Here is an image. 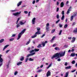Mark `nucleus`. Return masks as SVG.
Returning <instances> with one entry per match:
<instances>
[{
    "mask_svg": "<svg viewBox=\"0 0 77 77\" xmlns=\"http://www.w3.org/2000/svg\"><path fill=\"white\" fill-rule=\"evenodd\" d=\"M24 13L27 14H28V11H24Z\"/></svg>",
    "mask_w": 77,
    "mask_h": 77,
    "instance_id": "3c124183",
    "label": "nucleus"
},
{
    "mask_svg": "<svg viewBox=\"0 0 77 77\" xmlns=\"http://www.w3.org/2000/svg\"><path fill=\"white\" fill-rule=\"evenodd\" d=\"M19 20H20V18H18V19L17 20V21L16 22V24H18V21H19Z\"/></svg>",
    "mask_w": 77,
    "mask_h": 77,
    "instance_id": "58836bf2",
    "label": "nucleus"
},
{
    "mask_svg": "<svg viewBox=\"0 0 77 77\" xmlns=\"http://www.w3.org/2000/svg\"><path fill=\"white\" fill-rule=\"evenodd\" d=\"M35 35H40V34H41V32L40 31H37L35 33Z\"/></svg>",
    "mask_w": 77,
    "mask_h": 77,
    "instance_id": "dca6fc26",
    "label": "nucleus"
},
{
    "mask_svg": "<svg viewBox=\"0 0 77 77\" xmlns=\"http://www.w3.org/2000/svg\"><path fill=\"white\" fill-rule=\"evenodd\" d=\"M55 50H60V49L59 47H56L54 48Z\"/></svg>",
    "mask_w": 77,
    "mask_h": 77,
    "instance_id": "393cba45",
    "label": "nucleus"
},
{
    "mask_svg": "<svg viewBox=\"0 0 77 77\" xmlns=\"http://www.w3.org/2000/svg\"><path fill=\"white\" fill-rule=\"evenodd\" d=\"M64 65L65 66H67V65H68V63H67V62H65Z\"/></svg>",
    "mask_w": 77,
    "mask_h": 77,
    "instance_id": "5fc2aeb1",
    "label": "nucleus"
},
{
    "mask_svg": "<svg viewBox=\"0 0 77 77\" xmlns=\"http://www.w3.org/2000/svg\"><path fill=\"white\" fill-rule=\"evenodd\" d=\"M50 25V24L49 23H48L46 26V30L48 31V32L49 31V26Z\"/></svg>",
    "mask_w": 77,
    "mask_h": 77,
    "instance_id": "20e7f679",
    "label": "nucleus"
},
{
    "mask_svg": "<svg viewBox=\"0 0 77 77\" xmlns=\"http://www.w3.org/2000/svg\"><path fill=\"white\" fill-rule=\"evenodd\" d=\"M21 13V11H20L19 12H17L15 13H14L13 14V15H14V16H17V15H19Z\"/></svg>",
    "mask_w": 77,
    "mask_h": 77,
    "instance_id": "423d86ee",
    "label": "nucleus"
},
{
    "mask_svg": "<svg viewBox=\"0 0 77 77\" xmlns=\"http://www.w3.org/2000/svg\"><path fill=\"white\" fill-rule=\"evenodd\" d=\"M20 23H19L18 24H17V26H16V27L17 28H18V27H20Z\"/></svg>",
    "mask_w": 77,
    "mask_h": 77,
    "instance_id": "c756f323",
    "label": "nucleus"
},
{
    "mask_svg": "<svg viewBox=\"0 0 77 77\" xmlns=\"http://www.w3.org/2000/svg\"><path fill=\"white\" fill-rule=\"evenodd\" d=\"M23 63L22 62H19V63H17V65H18V66H19V65H21V63Z\"/></svg>",
    "mask_w": 77,
    "mask_h": 77,
    "instance_id": "4be33fe9",
    "label": "nucleus"
},
{
    "mask_svg": "<svg viewBox=\"0 0 77 77\" xmlns=\"http://www.w3.org/2000/svg\"><path fill=\"white\" fill-rule=\"evenodd\" d=\"M51 75V72H50V71H48L46 74L47 77H48L49 76H50V75Z\"/></svg>",
    "mask_w": 77,
    "mask_h": 77,
    "instance_id": "6e6552de",
    "label": "nucleus"
},
{
    "mask_svg": "<svg viewBox=\"0 0 77 77\" xmlns=\"http://www.w3.org/2000/svg\"><path fill=\"white\" fill-rule=\"evenodd\" d=\"M71 68V66H69L67 67H65L66 69H70Z\"/></svg>",
    "mask_w": 77,
    "mask_h": 77,
    "instance_id": "cd10ccee",
    "label": "nucleus"
},
{
    "mask_svg": "<svg viewBox=\"0 0 77 77\" xmlns=\"http://www.w3.org/2000/svg\"><path fill=\"white\" fill-rule=\"evenodd\" d=\"M59 10V8H57V12H58Z\"/></svg>",
    "mask_w": 77,
    "mask_h": 77,
    "instance_id": "680f3d73",
    "label": "nucleus"
},
{
    "mask_svg": "<svg viewBox=\"0 0 77 77\" xmlns=\"http://www.w3.org/2000/svg\"><path fill=\"white\" fill-rule=\"evenodd\" d=\"M36 29L37 30V31L40 32V30H41V28L40 27H37Z\"/></svg>",
    "mask_w": 77,
    "mask_h": 77,
    "instance_id": "412c9836",
    "label": "nucleus"
},
{
    "mask_svg": "<svg viewBox=\"0 0 77 77\" xmlns=\"http://www.w3.org/2000/svg\"><path fill=\"white\" fill-rule=\"evenodd\" d=\"M32 56V55H31V54H29L27 55V56H26V57H29V56Z\"/></svg>",
    "mask_w": 77,
    "mask_h": 77,
    "instance_id": "c9c22d12",
    "label": "nucleus"
},
{
    "mask_svg": "<svg viewBox=\"0 0 77 77\" xmlns=\"http://www.w3.org/2000/svg\"><path fill=\"white\" fill-rule=\"evenodd\" d=\"M61 59L60 58H59L57 60V61H58V62H60V61Z\"/></svg>",
    "mask_w": 77,
    "mask_h": 77,
    "instance_id": "e2e57ef3",
    "label": "nucleus"
},
{
    "mask_svg": "<svg viewBox=\"0 0 77 77\" xmlns=\"http://www.w3.org/2000/svg\"><path fill=\"white\" fill-rule=\"evenodd\" d=\"M48 42L47 41H46L44 42H42V45L43 46V47H45V44L47 43Z\"/></svg>",
    "mask_w": 77,
    "mask_h": 77,
    "instance_id": "39448f33",
    "label": "nucleus"
},
{
    "mask_svg": "<svg viewBox=\"0 0 77 77\" xmlns=\"http://www.w3.org/2000/svg\"><path fill=\"white\" fill-rule=\"evenodd\" d=\"M2 55L0 54V62H3V60L2 58Z\"/></svg>",
    "mask_w": 77,
    "mask_h": 77,
    "instance_id": "9d476101",
    "label": "nucleus"
},
{
    "mask_svg": "<svg viewBox=\"0 0 77 77\" xmlns=\"http://www.w3.org/2000/svg\"><path fill=\"white\" fill-rule=\"evenodd\" d=\"M62 32V30H60V32L59 33V35H61V33Z\"/></svg>",
    "mask_w": 77,
    "mask_h": 77,
    "instance_id": "49530a36",
    "label": "nucleus"
},
{
    "mask_svg": "<svg viewBox=\"0 0 77 77\" xmlns=\"http://www.w3.org/2000/svg\"><path fill=\"white\" fill-rule=\"evenodd\" d=\"M68 39H70V40L71 39H72V37H68Z\"/></svg>",
    "mask_w": 77,
    "mask_h": 77,
    "instance_id": "69168bd1",
    "label": "nucleus"
},
{
    "mask_svg": "<svg viewBox=\"0 0 77 77\" xmlns=\"http://www.w3.org/2000/svg\"><path fill=\"white\" fill-rule=\"evenodd\" d=\"M62 15H64L65 13H64V11H62Z\"/></svg>",
    "mask_w": 77,
    "mask_h": 77,
    "instance_id": "c03bdc74",
    "label": "nucleus"
},
{
    "mask_svg": "<svg viewBox=\"0 0 77 77\" xmlns=\"http://www.w3.org/2000/svg\"><path fill=\"white\" fill-rule=\"evenodd\" d=\"M64 47H65V48H67L68 47V45H64Z\"/></svg>",
    "mask_w": 77,
    "mask_h": 77,
    "instance_id": "052dcab7",
    "label": "nucleus"
},
{
    "mask_svg": "<svg viewBox=\"0 0 77 77\" xmlns=\"http://www.w3.org/2000/svg\"><path fill=\"white\" fill-rule=\"evenodd\" d=\"M56 38V36H54L53 37L51 40H50V42L51 43H53V42L54 41V39H55Z\"/></svg>",
    "mask_w": 77,
    "mask_h": 77,
    "instance_id": "1a4fd4ad",
    "label": "nucleus"
},
{
    "mask_svg": "<svg viewBox=\"0 0 77 77\" xmlns=\"http://www.w3.org/2000/svg\"><path fill=\"white\" fill-rule=\"evenodd\" d=\"M57 19H59V14H57Z\"/></svg>",
    "mask_w": 77,
    "mask_h": 77,
    "instance_id": "de8ad7c7",
    "label": "nucleus"
},
{
    "mask_svg": "<svg viewBox=\"0 0 77 77\" xmlns=\"http://www.w3.org/2000/svg\"><path fill=\"white\" fill-rule=\"evenodd\" d=\"M73 32L75 33H77V28H76L75 29L73 30Z\"/></svg>",
    "mask_w": 77,
    "mask_h": 77,
    "instance_id": "f3484780",
    "label": "nucleus"
},
{
    "mask_svg": "<svg viewBox=\"0 0 77 77\" xmlns=\"http://www.w3.org/2000/svg\"><path fill=\"white\" fill-rule=\"evenodd\" d=\"M73 18H74V17H73V16H72L70 17V21H72L73 20Z\"/></svg>",
    "mask_w": 77,
    "mask_h": 77,
    "instance_id": "2f4dec72",
    "label": "nucleus"
},
{
    "mask_svg": "<svg viewBox=\"0 0 77 77\" xmlns=\"http://www.w3.org/2000/svg\"><path fill=\"white\" fill-rule=\"evenodd\" d=\"M75 63V60H73L72 62V64H74Z\"/></svg>",
    "mask_w": 77,
    "mask_h": 77,
    "instance_id": "4c0bfd02",
    "label": "nucleus"
},
{
    "mask_svg": "<svg viewBox=\"0 0 77 77\" xmlns=\"http://www.w3.org/2000/svg\"><path fill=\"white\" fill-rule=\"evenodd\" d=\"M24 57H22L20 59V60L21 61H23L24 59Z\"/></svg>",
    "mask_w": 77,
    "mask_h": 77,
    "instance_id": "bb28decb",
    "label": "nucleus"
},
{
    "mask_svg": "<svg viewBox=\"0 0 77 77\" xmlns=\"http://www.w3.org/2000/svg\"><path fill=\"white\" fill-rule=\"evenodd\" d=\"M37 48H40L41 47H42V46H41V44H39L37 46Z\"/></svg>",
    "mask_w": 77,
    "mask_h": 77,
    "instance_id": "b1692460",
    "label": "nucleus"
},
{
    "mask_svg": "<svg viewBox=\"0 0 77 77\" xmlns=\"http://www.w3.org/2000/svg\"><path fill=\"white\" fill-rule=\"evenodd\" d=\"M28 58H26L25 60V62H27V60H28Z\"/></svg>",
    "mask_w": 77,
    "mask_h": 77,
    "instance_id": "4d7b16f0",
    "label": "nucleus"
},
{
    "mask_svg": "<svg viewBox=\"0 0 77 77\" xmlns=\"http://www.w3.org/2000/svg\"><path fill=\"white\" fill-rule=\"evenodd\" d=\"M8 46H9V45H5V46L4 47V48L3 49V51H5V49H6V48L8 47Z\"/></svg>",
    "mask_w": 77,
    "mask_h": 77,
    "instance_id": "f8f14e48",
    "label": "nucleus"
},
{
    "mask_svg": "<svg viewBox=\"0 0 77 77\" xmlns=\"http://www.w3.org/2000/svg\"><path fill=\"white\" fill-rule=\"evenodd\" d=\"M75 70H74L72 71V72H75Z\"/></svg>",
    "mask_w": 77,
    "mask_h": 77,
    "instance_id": "774afa93",
    "label": "nucleus"
},
{
    "mask_svg": "<svg viewBox=\"0 0 77 77\" xmlns=\"http://www.w3.org/2000/svg\"><path fill=\"white\" fill-rule=\"evenodd\" d=\"M9 51H10V50H7L6 51V53H8V52H9Z\"/></svg>",
    "mask_w": 77,
    "mask_h": 77,
    "instance_id": "13d9d810",
    "label": "nucleus"
},
{
    "mask_svg": "<svg viewBox=\"0 0 77 77\" xmlns=\"http://www.w3.org/2000/svg\"><path fill=\"white\" fill-rule=\"evenodd\" d=\"M39 51V49L35 48L34 50L31 51L30 52H29V53H33V52H34V51L37 52V51Z\"/></svg>",
    "mask_w": 77,
    "mask_h": 77,
    "instance_id": "7ed1b4c3",
    "label": "nucleus"
},
{
    "mask_svg": "<svg viewBox=\"0 0 77 77\" xmlns=\"http://www.w3.org/2000/svg\"><path fill=\"white\" fill-rule=\"evenodd\" d=\"M16 35H15V34H13L11 37H15V36Z\"/></svg>",
    "mask_w": 77,
    "mask_h": 77,
    "instance_id": "6e6d98bb",
    "label": "nucleus"
},
{
    "mask_svg": "<svg viewBox=\"0 0 77 77\" xmlns=\"http://www.w3.org/2000/svg\"><path fill=\"white\" fill-rule=\"evenodd\" d=\"M31 56H33V55H34V54H35V53H33L32 54H31Z\"/></svg>",
    "mask_w": 77,
    "mask_h": 77,
    "instance_id": "bf43d9fd",
    "label": "nucleus"
},
{
    "mask_svg": "<svg viewBox=\"0 0 77 77\" xmlns=\"http://www.w3.org/2000/svg\"><path fill=\"white\" fill-rule=\"evenodd\" d=\"M42 71V69H41L40 70H38V71H37V72L38 73V72H41Z\"/></svg>",
    "mask_w": 77,
    "mask_h": 77,
    "instance_id": "c85d7f7f",
    "label": "nucleus"
},
{
    "mask_svg": "<svg viewBox=\"0 0 77 77\" xmlns=\"http://www.w3.org/2000/svg\"><path fill=\"white\" fill-rule=\"evenodd\" d=\"M4 41H5V39H1L0 40V43H2Z\"/></svg>",
    "mask_w": 77,
    "mask_h": 77,
    "instance_id": "5701e85b",
    "label": "nucleus"
},
{
    "mask_svg": "<svg viewBox=\"0 0 77 77\" xmlns=\"http://www.w3.org/2000/svg\"><path fill=\"white\" fill-rule=\"evenodd\" d=\"M26 21H25L23 23L22 22V21H20V25H23L26 23Z\"/></svg>",
    "mask_w": 77,
    "mask_h": 77,
    "instance_id": "4468645a",
    "label": "nucleus"
},
{
    "mask_svg": "<svg viewBox=\"0 0 77 77\" xmlns=\"http://www.w3.org/2000/svg\"><path fill=\"white\" fill-rule=\"evenodd\" d=\"M13 40H14V38H12L9 39V41H12Z\"/></svg>",
    "mask_w": 77,
    "mask_h": 77,
    "instance_id": "a18cd8bd",
    "label": "nucleus"
},
{
    "mask_svg": "<svg viewBox=\"0 0 77 77\" xmlns=\"http://www.w3.org/2000/svg\"><path fill=\"white\" fill-rule=\"evenodd\" d=\"M21 3H22V1L20 2L18 4H17V6L18 7L20 6L21 5Z\"/></svg>",
    "mask_w": 77,
    "mask_h": 77,
    "instance_id": "2eb2a0df",
    "label": "nucleus"
},
{
    "mask_svg": "<svg viewBox=\"0 0 77 77\" xmlns=\"http://www.w3.org/2000/svg\"><path fill=\"white\" fill-rule=\"evenodd\" d=\"M76 38L75 37H73L72 38V40L71 41V42L73 43L75 42V41Z\"/></svg>",
    "mask_w": 77,
    "mask_h": 77,
    "instance_id": "9b49d317",
    "label": "nucleus"
},
{
    "mask_svg": "<svg viewBox=\"0 0 77 77\" xmlns=\"http://www.w3.org/2000/svg\"><path fill=\"white\" fill-rule=\"evenodd\" d=\"M59 27L60 28H61V27H62V24H59Z\"/></svg>",
    "mask_w": 77,
    "mask_h": 77,
    "instance_id": "09e8293b",
    "label": "nucleus"
},
{
    "mask_svg": "<svg viewBox=\"0 0 77 77\" xmlns=\"http://www.w3.org/2000/svg\"><path fill=\"white\" fill-rule=\"evenodd\" d=\"M60 6L61 8L63 7V6H64V3L63 2H62L61 3Z\"/></svg>",
    "mask_w": 77,
    "mask_h": 77,
    "instance_id": "ddd939ff",
    "label": "nucleus"
},
{
    "mask_svg": "<svg viewBox=\"0 0 77 77\" xmlns=\"http://www.w3.org/2000/svg\"><path fill=\"white\" fill-rule=\"evenodd\" d=\"M44 36H45V34H44L43 35H42V36L41 37V38H43V37H44Z\"/></svg>",
    "mask_w": 77,
    "mask_h": 77,
    "instance_id": "603ef678",
    "label": "nucleus"
},
{
    "mask_svg": "<svg viewBox=\"0 0 77 77\" xmlns=\"http://www.w3.org/2000/svg\"><path fill=\"white\" fill-rule=\"evenodd\" d=\"M68 72H66V75H65L64 77H68Z\"/></svg>",
    "mask_w": 77,
    "mask_h": 77,
    "instance_id": "6ab92c4d",
    "label": "nucleus"
},
{
    "mask_svg": "<svg viewBox=\"0 0 77 77\" xmlns=\"http://www.w3.org/2000/svg\"><path fill=\"white\" fill-rule=\"evenodd\" d=\"M71 11V10L69 9H68L67 12V14H69V11Z\"/></svg>",
    "mask_w": 77,
    "mask_h": 77,
    "instance_id": "f704fd0d",
    "label": "nucleus"
},
{
    "mask_svg": "<svg viewBox=\"0 0 77 77\" xmlns=\"http://www.w3.org/2000/svg\"><path fill=\"white\" fill-rule=\"evenodd\" d=\"M68 27V25L67 24H65L64 26V28H66Z\"/></svg>",
    "mask_w": 77,
    "mask_h": 77,
    "instance_id": "e433bc0d",
    "label": "nucleus"
},
{
    "mask_svg": "<svg viewBox=\"0 0 77 77\" xmlns=\"http://www.w3.org/2000/svg\"><path fill=\"white\" fill-rule=\"evenodd\" d=\"M29 61H33V60H34L33 59H32L31 58H30L29 59Z\"/></svg>",
    "mask_w": 77,
    "mask_h": 77,
    "instance_id": "7c9ffc66",
    "label": "nucleus"
},
{
    "mask_svg": "<svg viewBox=\"0 0 77 77\" xmlns=\"http://www.w3.org/2000/svg\"><path fill=\"white\" fill-rule=\"evenodd\" d=\"M51 64H50L49 66L47 68V69H48L50 66H51Z\"/></svg>",
    "mask_w": 77,
    "mask_h": 77,
    "instance_id": "a19ab883",
    "label": "nucleus"
},
{
    "mask_svg": "<svg viewBox=\"0 0 77 77\" xmlns=\"http://www.w3.org/2000/svg\"><path fill=\"white\" fill-rule=\"evenodd\" d=\"M30 13H31V12L29 11L28 13V17H30Z\"/></svg>",
    "mask_w": 77,
    "mask_h": 77,
    "instance_id": "37998d69",
    "label": "nucleus"
},
{
    "mask_svg": "<svg viewBox=\"0 0 77 77\" xmlns=\"http://www.w3.org/2000/svg\"><path fill=\"white\" fill-rule=\"evenodd\" d=\"M36 2V1L35 0H33V2H32V4H33V5H34V4H35V2Z\"/></svg>",
    "mask_w": 77,
    "mask_h": 77,
    "instance_id": "8fccbe9b",
    "label": "nucleus"
},
{
    "mask_svg": "<svg viewBox=\"0 0 77 77\" xmlns=\"http://www.w3.org/2000/svg\"><path fill=\"white\" fill-rule=\"evenodd\" d=\"M64 18H65V15H62L61 17V20H64Z\"/></svg>",
    "mask_w": 77,
    "mask_h": 77,
    "instance_id": "72a5a7b5",
    "label": "nucleus"
},
{
    "mask_svg": "<svg viewBox=\"0 0 77 77\" xmlns=\"http://www.w3.org/2000/svg\"><path fill=\"white\" fill-rule=\"evenodd\" d=\"M37 36V35H35V34L34 35V36H32L31 38H36Z\"/></svg>",
    "mask_w": 77,
    "mask_h": 77,
    "instance_id": "a878e982",
    "label": "nucleus"
},
{
    "mask_svg": "<svg viewBox=\"0 0 77 77\" xmlns=\"http://www.w3.org/2000/svg\"><path fill=\"white\" fill-rule=\"evenodd\" d=\"M60 19H59L55 23L56 24H57V23H59V22H60Z\"/></svg>",
    "mask_w": 77,
    "mask_h": 77,
    "instance_id": "79ce46f5",
    "label": "nucleus"
},
{
    "mask_svg": "<svg viewBox=\"0 0 77 77\" xmlns=\"http://www.w3.org/2000/svg\"><path fill=\"white\" fill-rule=\"evenodd\" d=\"M65 51H64L63 52H62L61 54L57 53L56 54H55L54 55L52 56L51 57V59H54V57H57L55 58V59H57L58 58H60V57H59L60 56V57H63V56L65 55Z\"/></svg>",
    "mask_w": 77,
    "mask_h": 77,
    "instance_id": "f257e3e1",
    "label": "nucleus"
},
{
    "mask_svg": "<svg viewBox=\"0 0 77 77\" xmlns=\"http://www.w3.org/2000/svg\"><path fill=\"white\" fill-rule=\"evenodd\" d=\"M31 41V40H30V39H29V40L26 43V45H28V44H30V42Z\"/></svg>",
    "mask_w": 77,
    "mask_h": 77,
    "instance_id": "a211bd4d",
    "label": "nucleus"
},
{
    "mask_svg": "<svg viewBox=\"0 0 77 77\" xmlns=\"http://www.w3.org/2000/svg\"><path fill=\"white\" fill-rule=\"evenodd\" d=\"M75 54L74 53H73L71 54V56L72 57H74V56H75Z\"/></svg>",
    "mask_w": 77,
    "mask_h": 77,
    "instance_id": "aec40b11",
    "label": "nucleus"
},
{
    "mask_svg": "<svg viewBox=\"0 0 77 77\" xmlns=\"http://www.w3.org/2000/svg\"><path fill=\"white\" fill-rule=\"evenodd\" d=\"M71 51H72V52H74V49H72L71 50Z\"/></svg>",
    "mask_w": 77,
    "mask_h": 77,
    "instance_id": "0e129e2a",
    "label": "nucleus"
},
{
    "mask_svg": "<svg viewBox=\"0 0 77 77\" xmlns=\"http://www.w3.org/2000/svg\"><path fill=\"white\" fill-rule=\"evenodd\" d=\"M2 65H3V62H0V66H2Z\"/></svg>",
    "mask_w": 77,
    "mask_h": 77,
    "instance_id": "864d4df0",
    "label": "nucleus"
},
{
    "mask_svg": "<svg viewBox=\"0 0 77 77\" xmlns=\"http://www.w3.org/2000/svg\"><path fill=\"white\" fill-rule=\"evenodd\" d=\"M18 73V72L16 71L14 72V75H16Z\"/></svg>",
    "mask_w": 77,
    "mask_h": 77,
    "instance_id": "ea45409f",
    "label": "nucleus"
},
{
    "mask_svg": "<svg viewBox=\"0 0 77 77\" xmlns=\"http://www.w3.org/2000/svg\"><path fill=\"white\" fill-rule=\"evenodd\" d=\"M59 5V2H57V6H58Z\"/></svg>",
    "mask_w": 77,
    "mask_h": 77,
    "instance_id": "338daca9",
    "label": "nucleus"
},
{
    "mask_svg": "<svg viewBox=\"0 0 77 77\" xmlns=\"http://www.w3.org/2000/svg\"><path fill=\"white\" fill-rule=\"evenodd\" d=\"M55 30H56V29H53L51 30V33H53L54 32H55Z\"/></svg>",
    "mask_w": 77,
    "mask_h": 77,
    "instance_id": "473e14b6",
    "label": "nucleus"
},
{
    "mask_svg": "<svg viewBox=\"0 0 77 77\" xmlns=\"http://www.w3.org/2000/svg\"><path fill=\"white\" fill-rule=\"evenodd\" d=\"M26 29H24L22 31L20 32L18 35V37L17 38V40H18L19 39H20L21 38V35L23 34V33H24V32L26 31Z\"/></svg>",
    "mask_w": 77,
    "mask_h": 77,
    "instance_id": "f03ea898",
    "label": "nucleus"
},
{
    "mask_svg": "<svg viewBox=\"0 0 77 77\" xmlns=\"http://www.w3.org/2000/svg\"><path fill=\"white\" fill-rule=\"evenodd\" d=\"M36 18L35 17H34L32 20V24H35V20Z\"/></svg>",
    "mask_w": 77,
    "mask_h": 77,
    "instance_id": "0eeeda50",
    "label": "nucleus"
}]
</instances>
